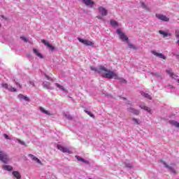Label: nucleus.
I'll use <instances>...</instances> for the list:
<instances>
[{
    "instance_id": "obj_1",
    "label": "nucleus",
    "mask_w": 179,
    "mask_h": 179,
    "mask_svg": "<svg viewBox=\"0 0 179 179\" xmlns=\"http://www.w3.org/2000/svg\"><path fill=\"white\" fill-rule=\"evenodd\" d=\"M92 71L97 72L102 76V78H106V79H117L120 80L121 83H127V80L124 78H120L118 75L114 71L107 69L104 66H99L98 67H91Z\"/></svg>"
},
{
    "instance_id": "obj_2",
    "label": "nucleus",
    "mask_w": 179,
    "mask_h": 179,
    "mask_svg": "<svg viewBox=\"0 0 179 179\" xmlns=\"http://www.w3.org/2000/svg\"><path fill=\"white\" fill-rule=\"evenodd\" d=\"M98 12L99 15H101L96 16L97 19H99V20H103V17L107 16V15H108V10H107V8L103 6L99 7Z\"/></svg>"
},
{
    "instance_id": "obj_3",
    "label": "nucleus",
    "mask_w": 179,
    "mask_h": 179,
    "mask_svg": "<svg viewBox=\"0 0 179 179\" xmlns=\"http://www.w3.org/2000/svg\"><path fill=\"white\" fill-rule=\"evenodd\" d=\"M116 33L117 36H119V38H120L122 41L126 43L128 41V36H127V35L125 34V33H124V31H122V30H121L120 29H117Z\"/></svg>"
},
{
    "instance_id": "obj_4",
    "label": "nucleus",
    "mask_w": 179,
    "mask_h": 179,
    "mask_svg": "<svg viewBox=\"0 0 179 179\" xmlns=\"http://www.w3.org/2000/svg\"><path fill=\"white\" fill-rule=\"evenodd\" d=\"M0 161L5 164H8V163H9V157H8V155H6V154L3 151H0Z\"/></svg>"
},
{
    "instance_id": "obj_5",
    "label": "nucleus",
    "mask_w": 179,
    "mask_h": 179,
    "mask_svg": "<svg viewBox=\"0 0 179 179\" xmlns=\"http://www.w3.org/2000/svg\"><path fill=\"white\" fill-rule=\"evenodd\" d=\"M78 40L80 41V43H82V44H84L85 45L90 47H93V45H94V43L87 39H82L81 38H78Z\"/></svg>"
},
{
    "instance_id": "obj_6",
    "label": "nucleus",
    "mask_w": 179,
    "mask_h": 179,
    "mask_svg": "<svg viewBox=\"0 0 179 179\" xmlns=\"http://www.w3.org/2000/svg\"><path fill=\"white\" fill-rule=\"evenodd\" d=\"M1 87H3L4 89H6V90H8V92H17L15 87H13L12 86L8 85V83H2Z\"/></svg>"
},
{
    "instance_id": "obj_7",
    "label": "nucleus",
    "mask_w": 179,
    "mask_h": 179,
    "mask_svg": "<svg viewBox=\"0 0 179 179\" xmlns=\"http://www.w3.org/2000/svg\"><path fill=\"white\" fill-rule=\"evenodd\" d=\"M156 17L159 19V20H162L163 22H169V20H170V18L163 14H156Z\"/></svg>"
},
{
    "instance_id": "obj_8",
    "label": "nucleus",
    "mask_w": 179,
    "mask_h": 179,
    "mask_svg": "<svg viewBox=\"0 0 179 179\" xmlns=\"http://www.w3.org/2000/svg\"><path fill=\"white\" fill-rule=\"evenodd\" d=\"M57 149L61 152H63V153H71V150H69V148H66L62 146L61 144L57 145Z\"/></svg>"
},
{
    "instance_id": "obj_9",
    "label": "nucleus",
    "mask_w": 179,
    "mask_h": 179,
    "mask_svg": "<svg viewBox=\"0 0 179 179\" xmlns=\"http://www.w3.org/2000/svg\"><path fill=\"white\" fill-rule=\"evenodd\" d=\"M151 53L155 57H157L158 58H161V59H166V56L163 55V53H159L156 52V50H151Z\"/></svg>"
},
{
    "instance_id": "obj_10",
    "label": "nucleus",
    "mask_w": 179,
    "mask_h": 179,
    "mask_svg": "<svg viewBox=\"0 0 179 179\" xmlns=\"http://www.w3.org/2000/svg\"><path fill=\"white\" fill-rule=\"evenodd\" d=\"M162 164L163 166H164V167H166V169H168V170L173 173V174H176V170L174 169V164L169 166V165H167V164H166V162H162Z\"/></svg>"
},
{
    "instance_id": "obj_11",
    "label": "nucleus",
    "mask_w": 179,
    "mask_h": 179,
    "mask_svg": "<svg viewBox=\"0 0 179 179\" xmlns=\"http://www.w3.org/2000/svg\"><path fill=\"white\" fill-rule=\"evenodd\" d=\"M84 5H86L88 8H95L96 4L93 1H83Z\"/></svg>"
},
{
    "instance_id": "obj_12",
    "label": "nucleus",
    "mask_w": 179,
    "mask_h": 179,
    "mask_svg": "<svg viewBox=\"0 0 179 179\" xmlns=\"http://www.w3.org/2000/svg\"><path fill=\"white\" fill-rule=\"evenodd\" d=\"M41 42L43 43V44L46 45V47H48V48H49L50 51H54V50H55V48L52 46V45H51V43H48L47 41L42 40Z\"/></svg>"
},
{
    "instance_id": "obj_13",
    "label": "nucleus",
    "mask_w": 179,
    "mask_h": 179,
    "mask_svg": "<svg viewBox=\"0 0 179 179\" xmlns=\"http://www.w3.org/2000/svg\"><path fill=\"white\" fill-rule=\"evenodd\" d=\"M140 108L142 110H145L146 112H148L149 114H152V109H150L149 107L145 106V104L141 103L139 105Z\"/></svg>"
},
{
    "instance_id": "obj_14",
    "label": "nucleus",
    "mask_w": 179,
    "mask_h": 179,
    "mask_svg": "<svg viewBox=\"0 0 179 179\" xmlns=\"http://www.w3.org/2000/svg\"><path fill=\"white\" fill-rule=\"evenodd\" d=\"M33 52L36 55V57H38V58H40V59H43V58H44V56H43V55L41 54V52H40L38 50L34 48Z\"/></svg>"
},
{
    "instance_id": "obj_15",
    "label": "nucleus",
    "mask_w": 179,
    "mask_h": 179,
    "mask_svg": "<svg viewBox=\"0 0 179 179\" xmlns=\"http://www.w3.org/2000/svg\"><path fill=\"white\" fill-rule=\"evenodd\" d=\"M159 34H161V36H163V37L164 38H166V37H169V36H171V34L169 33V31H163V30H159Z\"/></svg>"
},
{
    "instance_id": "obj_16",
    "label": "nucleus",
    "mask_w": 179,
    "mask_h": 179,
    "mask_svg": "<svg viewBox=\"0 0 179 179\" xmlns=\"http://www.w3.org/2000/svg\"><path fill=\"white\" fill-rule=\"evenodd\" d=\"M18 99L19 100H20V101H30V99H29V97L27 96H25L24 95L22 94H20L18 95Z\"/></svg>"
},
{
    "instance_id": "obj_17",
    "label": "nucleus",
    "mask_w": 179,
    "mask_h": 179,
    "mask_svg": "<svg viewBox=\"0 0 179 179\" xmlns=\"http://www.w3.org/2000/svg\"><path fill=\"white\" fill-rule=\"evenodd\" d=\"M56 87H57L59 90L63 92V93H68V91L64 87V86L59 85V83L55 84Z\"/></svg>"
},
{
    "instance_id": "obj_18",
    "label": "nucleus",
    "mask_w": 179,
    "mask_h": 179,
    "mask_svg": "<svg viewBox=\"0 0 179 179\" xmlns=\"http://www.w3.org/2000/svg\"><path fill=\"white\" fill-rule=\"evenodd\" d=\"M29 157H31V160H34V162H36V163H38V164H43L41 163V161L38 159V158H37L36 156L33 155H29Z\"/></svg>"
},
{
    "instance_id": "obj_19",
    "label": "nucleus",
    "mask_w": 179,
    "mask_h": 179,
    "mask_svg": "<svg viewBox=\"0 0 179 179\" xmlns=\"http://www.w3.org/2000/svg\"><path fill=\"white\" fill-rule=\"evenodd\" d=\"M128 111L134 114V115H139V110L133 108H128Z\"/></svg>"
},
{
    "instance_id": "obj_20",
    "label": "nucleus",
    "mask_w": 179,
    "mask_h": 179,
    "mask_svg": "<svg viewBox=\"0 0 179 179\" xmlns=\"http://www.w3.org/2000/svg\"><path fill=\"white\" fill-rule=\"evenodd\" d=\"M2 169L6 170V171H12V170H13V166L10 165H4L3 166Z\"/></svg>"
},
{
    "instance_id": "obj_21",
    "label": "nucleus",
    "mask_w": 179,
    "mask_h": 179,
    "mask_svg": "<svg viewBox=\"0 0 179 179\" xmlns=\"http://www.w3.org/2000/svg\"><path fill=\"white\" fill-rule=\"evenodd\" d=\"M76 158L77 159V160H78L79 162H82L83 163H85L86 164H89V161L85 160V159L76 155Z\"/></svg>"
},
{
    "instance_id": "obj_22",
    "label": "nucleus",
    "mask_w": 179,
    "mask_h": 179,
    "mask_svg": "<svg viewBox=\"0 0 179 179\" xmlns=\"http://www.w3.org/2000/svg\"><path fill=\"white\" fill-rule=\"evenodd\" d=\"M39 110L40 111H41V113H43V114H46V115H51V113H50V111L44 109V108L43 107H39Z\"/></svg>"
},
{
    "instance_id": "obj_23",
    "label": "nucleus",
    "mask_w": 179,
    "mask_h": 179,
    "mask_svg": "<svg viewBox=\"0 0 179 179\" xmlns=\"http://www.w3.org/2000/svg\"><path fill=\"white\" fill-rule=\"evenodd\" d=\"M110 23L111 26H113V27H118L120 26L118 22L114 20H110Z\"/></svg>"
},
{
    "instance_id": "obj_24",
    "label": "nucleus",
    "mask_w": 179,
    "mask_h": 179,
    "mask_svg": "<svg viewBox=\"0 0 179 179\" xmlns=\"http://www.w3.org/2000/svg\"><path fill=\"white\" fill-rule=\"evenodd\" d=\"M13 176L16 179H20L22 178V176H20V173H19V171H13Z\"/></svg>"
},
{
    "instance_id": "obj_25",
    "label": "nucleus",
    "mask_w": 179,
    "mask_h": 179,
    "mask_svg": "<svg viewBox=\"0 0 179 179\" xmlns=\"http://www.w3.org/2000/svg\"><path fill=\"white\" fill-rule=\"evenodd\" d=\"M127 45L128 48H130L131 50H136V46L131 43H129V41H127Z\"/></svg>"
},
{
    "instance_id": "obj_26",
    "label": "nucleus",
    "mask_w": 179,
    "mask_h": 179,
    "mask_svg": "<svg viewBox=\"0 0 179 179\" xmlns=\"http://www.w3.org/2000/svg\"><path fill=\"white\" fill-rule=\"evenodd\" d=\"M175 36L177 39L176 43L179 45V29L175 31Z\"/></svg>"
},
{
    "instance_id": "obj_27",
    "label": "nucleus",
    "mask_w": 179,
    "mask_h": 179,
    "mask_svg": "<svg viewBox=\"0 0 179 179\" xmlns=\"http://www.w3.org/2000/svg\"><path fill=\"white\" fill-rule=\"evenodd\" d=\"M43 87H45V89H51V86L50 85V83L45 81L43 83Z\"/></svg>"
},
{
    "instance_id": "obj_28",
    "label": "nucleus",
    "mask_w": 179,
    "mask_h": 179,
    "mask_svg": "<svg viewBox=\"0 0 179 179\" xmlns=\"http://www.w3.org/2000/svg\"><path fill=\"white\" fill-rule=\"evenodd\" d=\"M141 95H143V96L145 97L146 99H149V100H152V96H150L149 94H147L145 92H141Z\"/></svg>"
},
{
    "instance_id": "obj_29",
    "label": "nucleus",
    "mask_w": 179,
    "mask_h": 179,
    "mask_svg": "<svg viewBox=\"0 0 179 179\" xmlns=\"http://www.w3.org/2000/svg\"><path fill=\"white\" fill-rule=\"evenodd\" d=\"M132 121L136 124V125H139L141 124V121L136 118H133Z\"/></svg>"
},
{
    "instance_id": "obj_30",
    "label": "nucleus",
    "mask_w": 179,
    "mask_h": 179,
    "mask_svg": "<svg viewBox=\"0 0 179 179\" xmlns=\"http://www.w3.org/2000/svg\"><path fill=\"white\" fill-rule=\"evenodd\" d=\"M141 8H143V9H149V7H148V5H146V3L141 2Z\"/></svg>"
},
{
    "instance_id": "obj_31",
    "label": "nucleus",
    "mask_w": 179,
    "mask_h": 179,
    "mask_svg": "<svg viewBox=\"0 0 179 179\" xmlns=\"http://www.w3.org/2000/svg\"><path fill=\"white\" fill-rule=\"evenodd\" d=\"M20 39L22 40L23 41H24V43H27V41H28L27 38L24 36H21Z\"/></svg>"
},
{
    "instance_id": "obj_32",
    "label": "nucleus",
    "mask_w": 179,
    "mask_h": 179,
    "mask_svg": "<svg viewBox=\"0 0 179 179\" xmlns=\"http://www.w3.org/2000/svg\"><path fill=\"white\" fill-rule=\"evenodd\" d=\"M124 166L125 167H128L129 169H131V167H132V164H129V163H124Z\"/></svg>"
},
{
    "instance_id": "obj_33",
    "label": "nucleus",
    "mask_w": 179,
    "mask_h": 179,
    "mask_svg": "<svg viewBox=\"0 0 179 179\" xmlns=\"http://www.w3.org/2000/svg\"><path fill=\"white\" fill-rule=\"evenodd\" d=\"M65 117L67 120H72V117L70 115H65Z\"/></svg>"
},
{
    "instance_id": "obj_34",
    "label": "nucleus",
    "mask_w": 179,
    "mask_h": 179,
    "mask_svg": "<svg viewBox=\"0 0 179 179\" xmlns=\"http://www.w3.org/2000/svg\"><path fill=\"white\" fill-rule=\"evenodd\" d=\"M3 136H4V138H6V139H10V138L9 137V136H8V134H3Z\"/></svg>"
},
{
    "instance_id": "obj_35",
    "label": "nucleus",
    "mask_w": 179,
    "mask_h": 179,
    "mask_svg": "<svg viewBox=\"0 0 179 179\" xmlns=\"http://www.w3.org/2000/svg\"><path fill=\"white\" fill-rule=\"evenodd\" d=\"M15 85L20 87V89H22V85H20L18 83H15Z\"/></svg>"
},
{
    "instance_id": "obj_36",
    "label": "nucleus",
    "mask_w": 179,
    "mask_h": 179,
    "mask_svg": "<svg viewBox=\"0 0 179 179\" xmlns=\"http://www.w3.org/2000/svg\"><path fill=\"white\" fill-rule=\"evenodd\" d=\"M19 143H20L21 145H24V142L20 140H18Z\"/></svg>"
},
{
    "instance_id": "obj_37",
    "label": "nucleus",
    "mask_w": 179,
    "mask_h": 179,
    "mask_svg": "<svg viewBox=\"0 0 179 179\" xmlns=\"http://www.w3.org/2000/svg\"><path fill=\"white\" fill-rule=\"evenodd\" d=\"M45 76L48 79V80H51V78H50L48 76L45 75Z\"/></svg>"
},
{
    "instance_id": "obj_38",
    "label": "nucleus",
    "mask_w": 179,
    "mask_h": 179,
    "mask_svg": "<svg viewBox=\"0 0 179 179\" xmlns=\"http://www.w3.org/2000/svg\"><path fill=\"white\" fill-rule=\"evenodd\" d=\"M29 83H30L32 86H34V82L30 81Z\"/></svg>"
},
{
    "instance_id": "obj_39",
    "label": "nucleus",
    "mask_w": 179,
    "mask_h": 179,
    "mask_svg": "<svg viewBox=\"0 0 179 179\" xmlns=\"http://www.w3.org/2000/svg\"><path fill=\"white\" fill-rule=\"evenodd\" d=\"M86 113H87V114H89V115H90V116L92 117V114H90V113H89V111H86Z\"/></svg>"
},
{
    "instance_id": "obj_40",
    "label": "nucleus",
    "mask_w": 179,
    "mask_h": 179,
    "mask_svg": "<svg viewBox=\"0 0 179 179\" xmlns=\"http://www.w3.org/2000/svg\"><path fill=\"white\" fill-rule=\"evenodd\" d=\"M83 1H92V0H83Z\"/></svg>"
},
{
    "instance_id": "obj_41",
    "label": "nucleus",
    "mask_w": 179,
    "mask_h": 179,
    "mask_svg": "<svg viewBox=\"0 0 179 179\" xmlns=\"http://www.w3.org/2000/svg\"><path fill=\"white\" fill-rule=\"evenodd\" d=\"M0 27H1V24H0Z\"/></svg>"
}]
</instances>
